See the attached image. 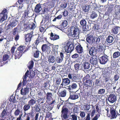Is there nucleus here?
<instances>
[{
  "instance_id": "1",
  "label": "nucleus",
  "mask_w": 120,
  "mask_h": 120,
  "mask_svg": "<svg viewBox=\"0 0 120 120\" xmlns=\"http://www.w3.org/2000/svg\"><path fill=\"white\" fill-rule=\"evenodd\" d=\"M68 77L70 79H72V81H71V84L70 85L68 86V89L70 93L72 94L75 93V91L73 90L75 89V76H74V75L69 74L68 75Z\"/></svg>"
},
{
  "instance_id": "2",
  "label": "nucleus",
  "mask_w": 120,
  "mask_h": 120,
  "mask_svg": "<svg viewBox=\"0 0 120 120\" xmlns=\"http://www.w3.org/2000/svg\"><path fill=\"white\" fill-rule=\"evenodd\" d=\"M64 48L66 52L70 53L74 50L73 44L72 42L69 41L65 44Z\"/></svg>"
},
{
  "instance_id": "3",
  "label": "nucleus",
  "mask_w": 120,
  "mask_h": 120,
  "mask_svg": "<svg viewBox=\"0 0 120 120\" xmlns=\"http://www.w3.org/2000/svg\"><path fill=\"white\" fill-rule=\"evenodd\" d=\"M41 49L43 52L47 53L48 54L50 53L51 51L50 47L46 44H43L42 46Z\"/></svg>"
},
{
  "instance_id": "4",
  "label": "nucleus",
  "mask_w": 120,
  "mask_h": 120,
  "mask_svg": "<svg viewBox=\"0 0 120 120\" xmlns=\"http://www.w3.org/2000/svg\"><path fill=\"white\" fill-rule=\"evenodd\" d=\"M68 25L67 21L66 20H64L62 21L61 25L59 26H54L55 27L62 30L66 27Z\"/></svg>"
},
{
  "instance_id": "5",
  "label": "nucleus",
  "mask_w": 120,
  "mask_h": 120,
  "mask_svg": "<svg viewBox=\"0 0 120 120\" xmlns=\"http://www.w3.org/2000/svg\"><path fill=\"white\" fill-rule=\"evenodd\" d=\"M99 60L101 64H105L109 60L108 56L106 55L102 56L99 58Z\"/></svg>"
},
{
  "instance_id": "6",
  "label": "nucleus",
  "mask_w": 120,
  "mask_h": 120,
  "mask_svg": "<svg viewBox=\"0 0 120 120\" xmlns=\"http://www.w3.org/2000/svg\"><path fill=\"white\" fill-rule=\"evenodd\" d=\"M63 107L62 108L61 110V116L64 119L68 118V109L67 108H64Z\"/></svg>"
},
{
  "instance_id": "7",
  "label": "nucleus",
  "mask_w": 120,
  "mask_h": 120,
  "mask_svg": "<svg viewBox=\"0 0 120 120\" xmlns=\"http://www.w3.org/2000/svg\"><path fill=\"white\" fill-rule=\"evenodd\" d=\"M7 10L5 8H4L2 11L0 15L2 17L0 19V22H2L5 20L7 19V15L6 13L7 12Z\"/></svg>"
},
{
  "instance_id": "8",
  "label": "nucleus",
  "mask_w": 120,
  "mask_h": 120,
  "mask_svg": "<svg viewBox=\"0 0 120 120\" xmlns=\"http://www.w3.org/2000/svg\"><path fill=\"white\" fill-rule=\"evenodd\" d=\"M33 52V56L35 58H37L39 57L40 51L38 50L37 46L34 45V47L32 48Z\"/></svg>"
},
{
  "instance_id": "9",
  "label": "nucleus",
  "mask_w": 120,
  "mask_h": 120,
  "mask_svg": "<svg viewBox=\"0 0 120 120\" xmlns=\"http://www.w3.org/2000/svg\"><path fill=\"white\" fill-rule=\"evenodd\" d=\"M108 101L111 103L115 102L116 100V96L113 94H110L109 96L108 99Z\"/></svg>"
},
{
  "instance_id": "10",
  "label": "nucleus",
  "mask_w": 120,
  "mask_h": 120,
  "mask_svg": "<svg viewBox=\"0 0 120 120\" xmlns=\"http://www.w3.org/2000/svg\"><path fill=\"white\" fill-rule=\"evenodd\" d=\"M25 41L26 42H30L32 38L34 36L33 34V32H31L30 33L26 34L25 35Z\"/></svg>"
},
{
  "instance_id": "11",
  "label": "nucleus",
  "mask_w": 120,
  "mask_h": 120,
  "mask_svg": "<svg viewBox=\"0 0 120 120\" xmlns=\"http://www.w3.org/2000/svg\"><path fill=\"white\" fill-rule=\"evenodd\" d=\"M71 82L68 78L63 79L62 82L60 84V88H62L63 85L65 86L68 85Z\"/></svg>"
},
{
  "instance_id": "12",
  "label": "nucleus",
  "mask_w": 120,
  "mask_h": 120,
  "mask_svg": "<svg viewBox=\"0 0 120 120\" xmlns=\"http://www.w3.org/2000/svg\"><path fill=\"white\" fill-rule=\"evenodd\" d=\"M55 56H56V55H55L54 53H53V54L52 53L51 55H49V56H48V61L49 62V64L50 63H53L55 62V60L54 57Z\"/></svg>"
},
{
  "instance_id": "13",
  "label": "nucleus",
  "mask_w": 120,
  "mask_h": 120,
  "mask_svg": "<svg viewBox=\"0 0 120 120\" xmlns=\"http://www.w3.org/2000/svg\"><path fill=\"white\" fill-rule=\"evenodd\" d=\"M42 8L41 5L39 3L37 4L35 7L34 11L35 13H38L40 14V12Z\"/></svg>"
},
{
  "instance_id": "14",
  "label": "nucleus",
  "mask_w": 120,
  "mask_h": 120,
  "mask_svg": "<svg viewBox=\"0 0 120 120\" xmlns=\"http://www.w3.org/2000/svg\"><path fill=\"white\" fill-rule=\"evenodd\" d=\"M117 112H116L115 110L114 109H111L110 110V116L111 117V118L114 119L116 118L117 114Z\"/></svg>"
},
{
  "instance_id": "15",
  "label": "nucleus",
  "mask_w": 120,
  "mask_h": 120,
  "mask_svg": "<svg viewBox=\"0 0 120 120\" xmlns=\"http://www.w3.org/2000/svg\"><path fill=\"white\" fill-rule=\"evenodd\" d=\"M75 45H76L75 49L77 52L79 53H81L83 52L82 48L80 44H79L77 45V44L75 43Z\"/></svg>"
},
{
  "instance_id": "16",
  "label": "nucleus",
  "mask_w": 120,
  "mask_h": 120,
  "mask_svg": "<svg viewBox=\"0 0 120 120\" xmlns=\"http://www.w3.org/2000/svg\"><path fill=\"white\" fill-rule=\"evenodd\" d=\"M86 40L87 42L90 44H92L94 42V37L92 35H90L87 37Z\"/></svg>"
},
{
  "instance_id": "17",
  "label": "nucleus",
  "mask_w": 120,
  "mask_h": 120,
  "mask_svg": "<svg viewBox=\"0 0 120 120\" xmlns=\"http://www.w3.org/2000/svg\"><path fill=\"white\" fill-rule=\"evenodd\" d=\"M29 71L27 70L25 73V75L23 77V80L22 82L23 85H25L27 83L26 79L27 77H28V75H29Z\"/></svg>"
},
{
  "instance_id": "18",
  "label": "nucleus",
  "mask_w": 120,
  "mask_h": 120,
  "mask_svg": "<svg viewBox=\"0 0 120 120\" xmlns=\"http://www.w3.org/2000/svg\"><path fill=\"white\" fill-rule=\"evenodd\" d=\"M97 51V49L96 48L94 47H90L89 49V53L91 56L95 55Z\"/></svg>"
},
{
  "instance_id": "19",
  "label": "nucleus",
  "mask_w": 120,
  "mask_h": 120,
  "mask_svg": "<svg viewBox=\"0 0 120 120\" xmlns=\"http://www.w3.org/2000/svg\"><path fill=\"white\" fill-rule=\"evenodd\" d=\"M23 53L17 50L15 52V59H19L22 56Z\"/></svg>"
},
{
  "instance_id": "20",
  "label": "nucleus",
  "mask_w": 120,
  "mask_h": 120,
  "mask_svg": "<svg viewBox=\"0 0 120 120\" xmlns=\"http://www.w3.org/2000/svg\"><path fill=\"white\" fill-rule=\"evenodd\" d=\"M60 57H57V58H56V60L57 62L58 63H61L62 61L64 56V53L62 52H60Z\"/></svg>"
},
{
  "instance_id": "21",
  "label": "nucleus",
  "mask_w": 120,
  "mask_h": 120,
  "mask_svg": "<svg viewBox=\"0 0 120 120\" xmlns=\"http://www.w3.org/2000/svg\"><path fill=\"white\" fill-rule=\"evenodd\" d=\"M70 30V34H71L73 33H75V24L74 21L73 20L72 22L71 26L70 29L69 30Z\"/></svg>"
},
{
  "instance_id": "22",
  "label": "nucleus",
  "mask_w": 120,
  "mask_h": 120,
  "mask_svg": "<svg viewBox=\"0 0 120 120\" xmlns=\"http://www.w3.org/2000/svg\"><path fill=\"white\" fill-rule=\"evenodd\" d=\"M114 40L113 37L109 35L106 38V41L109 43H112Z\"/></svg>"
},
{
  "instance_id": "23",
  "label": "nucleus",
  "mask_w": 120,
  "mask_h": 120,
  "mask_svg": "<svg viewBox=\"0 0 120 120\" xmlns=\"http://www.w3.org/2000/svg\"><path fill=\"white\" fill-rule=\"evenodd\" d=\"M17 20L14 18L11 19L10 23V25H11V27H15L17 24Z\"/></svg>"
},
{
  "instance_id": "24",
  "label": "nucleus",
  "mask_w": 120,
  "mask_h": 120,
  "mask_svg": "<svg viewBox=\"0 0 120 120\" xmlns=\"http://www.w3.org/2000/svg\"><path fill=\"white\" fill-rule=\"evenodd\" d=\"M28 92V89L27 87L24 88L23 89L22 88L21 90V94L23 95H26Z\"/></svg>"
},
{
  "instance_id": "25",
  "label": "nucleus",
  "mask_w": 120,
  "mask_h": 120,
  "mask_svg": "<svg viewBox=\"0 0 120 120\" xmlns=\"http://www.w3.org/2000/svg\"><path fill=\"white\" fill-rule=\"evenodd\" d=\"M53 96L52 94L49 92H48L46 94V99L48 101H50L52 99Z\"/></svg>"
},
{
  "instance_id": "26",
  "label": "nucleus",
  "mask_w": 120,
  "mask_h": 120,
  "mask_svg": "<svg viewBox=\"0 0 120 120\" xmlns=\"http://www.w3.org/2000/svg\"><path fill=\"white\" fill-rule=\"evenodd\" d=\"M30 108V106L28 103L27 104H25L23 107V110L24 112V113H25V115L26 114V113L25 112L26 111L29 110Z\"/></svg>"
},
{
  "instance_id": "27",
  "label": "nucleus",
  "mask_w": 120,
  "mask_h": 120,
  "mask_svg": "<svg viewBox=\"0 0 120 120\" xmlns=\"http://www.w3.org/2000/svg\"><path fill=\"white\" fill-rule=\"evenodd\" d=\"M90 24L88 23L87 25H86L83 26V30L84 31H86L89 30L90 29Z\"/></svg>"
},
{
  "instance_id": "28",
  "label": "nucleus",
  "mask_w": 120,
  "mask_h": 120,
  "mask_svg": "<svg viewBox=\"0 0 120 120\" xmlns=\"http://www.w3.org/2000/svg\"><path fill=\"white\" fill-rule=\"evenodd\" d=\"M67 94L66 91L64 90L60 92L58 94V95L60 97H64L66 96Z\"/></svg>"
},
{
  "instance_id": "29",
  "label": "nucleus",
  "mask_w": 120,
  "mask_h": 120,
  "mask_svg": "<svg viewBox=\"0 0 120 120\" xmlns=\"http://www.w3.org/2000/svg\"><path fill=\"white\" fill-rule=\"evenodd\" d=\"M90 5H86L83 7V11L85 12H87L90 9Z\"/></svg>"
},
{
  "instance_id": "30",
  "label": "nucleus",
  "mask_w": 120,
  "mask_h": 120,
  "mask_svg": "<svg viewBox=\"0 0 120 120\" xmlns=\"http://www.w3.org/2000/svg\"><path fill=\"white\" fill-rule=\"evenodd\" d=\"M120 28L119 27L115 26L113 28L112 31L114 34H117Z\"/></svg>"
},
{
  "instance_id": "31",
  "label": "nucleus",
  "mask_w": 120,
  "mask_h": 120,
  "mask_svg": "<svg viewBox=\"0 0 120 120\" xmlns=\"http://www.w3.org/2000/svg\"><path fill=\"white\" fill-rule=\"evenodd\" d=\"M40 110L41 108L40 105L39 104H36L34 107V111L36 112H40Z\"/></svg>"
},
{
  "instance_id": "32",
  "label": "nucleus",
  "mask_w": 120,
  "mask_h": 120,
  "mask_svg": "<svg viewBox=\"0 0 120 120\" xmlns=\"http://www.w3.org/2000/svg\"><path fill=\"white\" fill-rule=\"evenodd\" d=\"M25 46L20 45L18 48L17 50L21 52L23 54L24 52H25Z\"/></svg>"
},
{
  "instance_id": "33",
  "label": "nucleus",
  "mask_w": 120,
  "mask_h": 120,
  "mask_svg": "<svg viewBox=\"0 0 120 120\" xmlns=\"http://www.w3.org/2000/svg\"><path fill=\"white\" fill-rule=\"evenodd\" d=\"M26 26H27V28L30 29H34L36 27L35 24L33 23L28 25H27Z\"/></svg>"
},
{
  "instance_id": "34",
  "label": "nucleus",
  "mask_w": 120,
  "mask_h": 120,
  "mask_svg": "<svg viewBox=\"0 0 120 120\" xmlns=\"http://www.w3.org/2000/svg\"><path fill=\"white\" fill-rule=\"evenodd\" d=\"M36 101L34 100L33 99L31 98L30 100L28 102V104L30 106H33L36 103Z\"/></svg>"
},
{
  "instance_id": "35",
  "label": "nucleus",
  "mask_w": 120,
  "mask_h": 120,
  "mask_svg": "<svg viewBox=\"0 0 120 120\" xmlns=\"http://www.w3.org/2000/svg\"><path fill=\"white\" fill-rule=\"evenodd\" d=\"M89 4H90V5H91L93 8L94 10H97L98 7L97 4L95 3H92L91 2H89L88 3Z\"/></svg>"
},
{
  "instance_id": "36",
  "label": "nucleus",
  "mask_w": 120,
  "mask_h": 120,
  "mask_svg": "<svg viewBox=\"0 0 120 120\" xmlns=\"http://www.w3.org/2000/svg\"><path fill=\"white\" fill-rule=\"evenodd\" d=\"M12 34L13 36H15L17 34H19L18 32V27H17L15 28L12 31Z\"/></svg>"
},
{
  "instance_id": "37",
  "label": "nucleus",
  "mask_w": 120,
  "mask_h": 120,
  "mask_svg": "<svg viewBox=\"0 0 120 120\" xmlns=\"http://www.w3.org/2000/svg\"><path fill=\"white\" fill-rule=\"evenodd\" d=\"M64 1V2H63L62 4L60 5V7L61 8H65L67 7V5L68 2L66 0Z\"/></svg>"
},
{
  "instance_id": "38",
  "label": "nucleus",
  "mask_w": 120,
  "mask_h": 120,
  "mask_svg": "<svg viewBox=\"0 0 120 120\" xmlns=\"http://www.w3.org/2000/svg\"><path fill=\"white\" fill-rule=\"evenodd\" d=\"M98 15L96 12L93 11L92 12L90 15V18L92 19H94L98 16Z\"/></svg>"
},
{
  "instance_id": "39",
  "label": "nucleus",
  "mask_w": 120,
  "mask_h": 120,
  "mask_svg": "<svg viewBox=\"0 0 120 120\" xmlns=\"http://www.w3.org/2000/svg\"><path fill=\"white\" fill-rule=\"evenodd\" d=\"M98 61L96 59L92 58L90 60V63L93 65H95L98 63Z\"/></svg>"
},
{
  "instance_id": "40",
  "label": "nucleus",
  "mask_w": 120,
  "mask_h": 120,
  "mask_svg": "<svg viewBox=\"0 0 120 120\" xmlns=\"http://www.w3.org/2000/svg\"><path fill=\"white\" fill-rule=\"evenodd\" d=\"M79 31L78 26H75V38L78 39L79 38Z\"/></svg>"
},
{
  "instance_id": "41",
  "label": "nucleus",
  "mask_w": 120,
  "mask_h": 120,
  "mask_svg": "<svg viewBox=\"0 0 120 120\" xmlns=\"http://www.w3.org/2000/svg\"><path fill=\"white\" fill-rule=\"evenodd\" d=\"M34 62L33 60L30 61L28 64V67L29 69H32L33 67Z\"/></svg>"
},
{
  "instance_id": "42",
  "label": "nucleus",
  "mask_w": 120,
  "mask_h": 120,
  "mask_svg": "<svg viewBox=\"0 0 120 120\" xmlns=\"http://www.w3.org/2000/svg\"><path fill=\"white\" fill-rule=\"evenodd\" d=\"M85 82V85L87 86H90L92 85V82L91 80L89 79L86 80Z\"/></svg>"
},
{
  "instance_id": "43",
  "label": "nucleus",
  "mask_w": 120,
  "mask_h": 120,
  "mask_svg": "<svg viewBox=\"0 0 120 120\" xmlns=\"http://www.w3.org/2000/svg\"><path fill=\"white\" fill-rule=\"evenodd\" d=\"M104 48L102 45H99L98 46V47L97 51L98 52H101L103 51H104Z\"/></svg>"
},
{
  "instance_id": "44",
  "label": "nucleus",
  "mask_w": 120,
  "mask_h": 120,
  "mask_svg": "<svg viewBox=\"0 0 120 120\" xmlns=\"http://www.w3.org/2000/svg\"><path fill=\"white\" fill-rule=\"evenodd\" d=\"M68 36L69 38L71 39L73 41L75 39V33H73L72 34H70V33H69L68 34Z\"/></svg>"
},
{
  "instance_id": "45",
  "label": "nucleus",
  "mask_w": 120,
  "mask_h": 120,
  "mask_svg": "<svg viewBox=\"0 0 120 120\" xmlns=\"http://www.w3.org/2000/svg\"><path fill=\"white\" fill-rule=\"evenodd\" d=\"M58 47V46L57 45H55L53 47L52 52V53H53H53H54L55 55L56 52L57 51Z\"/></svg>"
},
{
  "instance_id": "46",
  "label": "nucleus",
  "mask_w": 120,
  "mask_h": 120,
  "mask_svg": "<svg viewBox=\"0 0 120 120\" xmlns=\"http://www.w3.org/2000/svg\"><path fill=\"white\" fill-rule=\"evenodd\" d=\"M120 55V53L118 52H114L113 55L114 58H116L119 57Z\"/></svg>"
},
{
  "instance_id": "47",
  "label": "nucleus",
  "mask_w": 120,
  "mask_h": 120,
  "mask_svg": "<svg viewBox=\"0 0 120 120\" xmlns=\"http://www.w3.org/2000/svg\"><path fill=\"white\" fill-rule=\"evenodd\" d=\"M52 113L49 112H47L46 113V116L45 117V118H49L50 117V118L51 120H53V118L51 117H52Z\"/></svg>"
},
{
  "instance_id": "48",
  "label": "nucleus",
  "mask_w": 120,
  "mask_h": 120,
  "mask_svg": "<svg viewBox=\"0 0 120 120\" xmlns=\"http://www.w3.org/2000/svg\"><path fill=\"white\" fill-rule=\"evenodd\" d=\"M7 109H4L2 111L1 113V115L2 117L4 118L5 116L7 115Z\"/></svg>"
},
{
  "instance_id": "49",
  "label": "nucleus",
  "mask_w": 120,
  "mask_h": 120,
  "mask_svg": "<svg viewBox=\"0 0 120 120\" xmlns=\"http://www.w3.org/2000/svg\"><path fill=\"white\" fill-rule=\"evenodd\" d=\"M94 40L96 44H98L100 43L101 39L99 37H94Z\"/></svg>"
},
{
  "instance_id": "50",
  "label": "nucleus",
  "mask_w": 120,
  "mask_h": 120,
  "mask_svg": "<svg viewBox=\"0 0 120 120\" xmlns=\"http://www.w3.org/2000/svg\"><path fill=\"white\" fill-rule=\"evenodd\" d=\"M90 67V64L88 62H85L83 65V67L85 69H88Z\"/></svg>"
},
{
  "instance_id": "51",
  "label": "nucleus",
  "mask_w": 120,
  "mask_h": 120,
  "mask_svg": "<svg viewBox=\"0 0 120 120\" xmlns=\"http://www.w3.org/2000/svg\"><path fill=\"white\" fill-rule=\"evenodd\" d=\"M105 90L104 89H100L98 90V93L99 94L103 95L105 94Z\"/></svg>"
},
{
  "instance_id": "52",
  "label": "nucleus",
  "mask_w": 120,
  "mask_h": 120,
  "mask_svg": "<svg viewBox=\"0 0 120 120\" xmlns=\"http://www.w3.org/2000/svg\"><path fill=\"white\" fill-rule=\"evenodd\" d=\"M47 4L49 6L48 8L49 9L53 7L54 5V3L52 1L48 2L47 3Z\"/></svg>"
},
{
  "instance_id": "53",
  "label": "nucleus",
  "mask_w": 120,
  "mask_h": 120,
  "mask_svg": "<svg viewBox=\"0 0 120 120\" xmlns=\"http://www.w3.org/2000/svg\"><path fill=\"white\" fill-rule=\"evenodd\" d=\"M29 78L30 79H32L33 78L35 75V72L33 71H31L30 72V74Z\"/></svg>"
},
{
  "instance_id": "54",
  "label": "nucleus",
  "mask_w": 120,
  "mask_h": 120,
  "mask_svg": "<svg viewBox=\"0 0 120 120\" xmlns=\"http://www.w3.org/2000/svg\"><path fill=\"white\" fill-rule=\"evenodd\" d=\"M80 23L81 25L83 26L86 24V22L85 19H82L80 21Z\"/></svg>"
},
{
  "instance_id": "55",
  "label": "nucleus",
  "mask_w": 120,
  "mask_h": 120,
  "mask_svg": "<svg viewBox=\"0 0 120 120\" xmlns=\"http://www.w3.org/2000/svg\"><path fill=\"white\" fill-rule=\"evenodd\" d=\"M9 58L8 55L7 54H5L3 56L2 58V60L3 61H6Z\"/></svg>"
},
{
  "instance_id": "56",
  "label": "nucleus",
  "mask_w": 120,
  "mask_h": 120,
  "mask_svg": "<svg viewBox=\"0 0 120 120\" xmlns=\"http://www.w3.org/2000/svg\"><path fill=\"white\" fill-rule=\"evenodd\" d=\"M9 101L11 102H12L13 103H15V97L13 96H11L10 97V99H9Z\"/></svg>"
},
{
  "instance_id": "57",
  "label": "nucleus",
  "mask_w": 120,
  "mask_h": 120,
  "mask_svg": "<svg viewBox=\"0 0 120 120\" xmlns=\"http://www.w3.org/2000/svg\"><path fill=\"white\" fill-rule=\"evenodd\" d=\"M57 64L55 63L52 66V65H50L49 67H51V70H55L56 69V68L57 67Z\"/></svg>"
},
{
  "instance_id": "58",
  "label": "nucleus",
  "mask_w": 120,
  "mask_h": 120,
  "mask_svg": "<svg viewBox=\"0 0 120 120\" xmlns=\"http://www.w3.org/2000/svg\"><path fill=\"white\" fill-rule=\"evenodd\" d=\"M72 93H70V97L69 98V99L72 100H75V94H72Z\"/></svg>"
},
{
  "instance_id": "59",
  "label": "nucleus",
  "mask_w": 120,
  "mask_h": 120,
  "mask_svg": "<svg viewBox=\"0 0 120 120\" xmlns=\"http://www.w3.org/2000/svg\"><path fill=\"white\" fill-rule=\"evenodd\" d=\"M61 81V79L60 78L58 77L56 79V84H60Z\"/></svg>"
},
{
  "instance_id": "60",
  "label": "nucleus",
  "mask_w": 120,
  "mask_h": 120,
  "mask_svg": "<svg viewBox=\"0 0 120 120\" xmlns=\"http://www.w3.org/2000/svg\"><path fill=\"white\" fill-rule=\"evenodd\" d=\"M20 112V110L18 109H17L14 112V114L15 116L18 115Z\"/></svg>"
},
{
  "instance_id": "61",
  "label": "nucleus",
  "mask_w": 120,
  "mask_h": 120,
  "mask_svg": "<svg viewBox=\"0 0 120 120\" xmlns=\"http://www.w3.org/2000/svg\"><path fill=\"white\" fill-rule=\"evenodd\" d=\"M49 82H46L43 84V86L45 89H47L48 87L49 86Z\"/></svg>"
},
{
  "instance_id": "62",
  "label": "nucleus",
  "mask_w": 120,
  "mask_h": 120,
  "mask_svg": "<svg viewBox=\"0 0 120 120\" xmlns=\"http://www.w3.org/2000/svg\"><path fill=\"white\" fill-rule=\"evenodd\" d=\"M116 7H117L116 11L118 14H120V6L116 5Z\"/></svg>"
},
{
  "instance_id": "63",
  "label": "nucleus",
  "mask_w": 120,
  "mask_h": 120,
  "mask_svg": "<svg viewBox=\"0 0 120 120\" xmlns=\"http://www.w3.org/2000/svg\"><path fill=\"white\" fill-rule=\"evenodd\" d=\"M59 35L55 34L54 35V36L52 38V40H56L59 39Z\"/></svg>"
},
{
  "instance_id": "64",
  "label": "nucleus",
  "mask_w": 120,
  "mask_h": 120,
  "mask_svg": "<svg viewBox=\"0 0 120 120\" xmlns=\"http://www.w3.org/2000/svg\"><path fill=\"white\" fill-rule=\"evenodd\" d=\"M49 11V9L48 8H47L45 7L42 10V12L40 14H44L45 12L47 11Z\"/></svg>"
}]
</instances>
